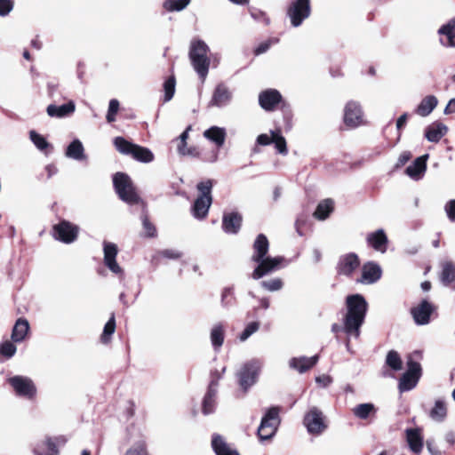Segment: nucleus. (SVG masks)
I'll list each match as a JSON object with an SVG mask.
<instances>
[{"instance_id": "1", "label": "nucleus", "mask_w": 455, "mask_h": 455, "mask_svg": "<svg viewBox=\"0 0 455 455\" xmlns=\"http://www.w3.org/2000/svg\"><path fill=\"white\" fill-rule=\"evenodd\" d=\"M347 312L343 317V325L333 323L331 331H343L347 337L359 338L360 329L364 322L368 303L361 294L349 295L346 299Z\"/></svg>"}, {"instance_id": "2", "label": "nucleus", "mask_w": 455, "mask_h": 455, "mask_svg": "<svg viewBox=\"0 0 455 455\" xmlns=\"http://www.w3.org/2000/svg\"><path fill=\"white\" fill-rule=\"evenodd\" d=\"M252 249L253 253L251 260L257 264V267L251 273V278L254 280H259L277 270L280 264L283 261V258L281 256H267L269 243L267 236L263 234L257 235Z\"/></svg>"}, {"instance_id": "3", "label": "nucleus", "mask_w": 455, "mask_h": 455, "mask_svg": "<svg viewBox=\"0 0 455 455\" xmlns=\"http://www.w3.org/2000/svg\"><path fill=\"white\" fill-rule=\"evenodd\" d=\"M209 46L203 40H193L189 48V60L194 70L204 83L208 76L211 60L208 57Z\"/></svg>"}, {"instance_id": "4", "label": "nucleus", "mask_w": 455, "mask_h": 455, "mask_svg": "<svg viewBox=\"0 0 455 455\" xmlns=\"http://www.w3.org/2000/svg\"><path fill=\"white\" fill-rule=\"evenodd\" d=\"M212 187L213 181L209 179L203 180L196 185L199 196L192 206V214L196 219L203 220L207 216L210 206L212 203Z\"/></svg>"}, {"instance_id": "5", "label": "nucleus", "mask_w": 455, "mask_h": 455, "mask_svg": "<svg viewBox=\"0 0 455 455\" xmlns=\"http://www.w3.org/2000/svg\"><path fill=\"white\" fill-rule=\"evenodd\" d=\"M113 184L119 198L129 204H136L140 202L131 178L124 172H116L113 177Z\"/></svg>"}, {"instance_id": "6", "label": "nucleus", "mask_w": 455, "mask_h": 455, "mask_svg": "<svg viewBox=\"0 0 455 455\" xmlns=\"http://www.w3.org/2000/svg\"><path fill=\"white\" fill-rule=\"evenodd\" d=\"M114 145L119 153L131 156L139 162L150 163L154 160V155L151 150L137 144H133L123 137H116L114 140Z\"/></svg>"}, {"instance_id": "7", "label": "nucleus", "mask_w": 455, "mask_h": 455, "mask_svg": "<svg viewBox=\"0 0 455 455\" xmlns=\"http://www.w3.org/2000/svg\"><path fill=\"white\" fill-rule=\"evenodd\" d=\"M262 368V363L259 359H251L244 363L238 371L236 377L240 387L247 392L253 385L256 384Z\"/></svg>"}, {"instance_id": "8", "label": "nucleus", "mask_w": 455, "mask_h": 455, "mask_svg": "<svg viewBox=\"0 0 455 455\" xmlns=\"http://www.w3.org/2000/svg\"><path fill=\"white\" fill-rule=\"evenodd\" d=\"M311 14L310 0H293L286 10V15L290 19L291 25L298 28Z\"/></svg>"}, {"instance_id": "9", "label": "nucleus", "mask_w": 455, "mask_h": 455, "mask_svg": "<svg viewBox=\"0 0 455 455\" xmlns=\"http://www.w3.org/2000/svg\"><path fill=\"white\" fill-rule=\"evenodd\" d=\"M8 383L12 387L16 395L28 400H33L37 393L34 381L22 375H16L8 379Z\"/></svg>"}, {"instance_id": "10", "label": "nucleus", "mask_w": 455, "mask_h": 455, "mask_svg": "<svg viewBox=\"0 0 455 455\" xmlns=\"http://www.w3.org/2000/svg\"><path fill=\"white\" fill-rule=\"evenodd\" d=\"M278 414L279 410L276 407L267 411L258 428V435L261 440H268L275 435L279 424Z\"/></svg>"}, {"instance_id": "11", "label": "nucleus", "mask_w": 455, "mask_h": 455, "mask_svg": "<svg viewBox=\"0 0 455 455\" xmlns=\"http://www.w3.org/2000/svg\"><path fill=\"white\" fill-rule=\"evenodd\" d=\"M303 423L307 432L312 435H320L327 427L322 411L315 406L311 407L305 414Z\"/></svg>"}, {"instance_id": "12", "label": "nucleus", "mask_w": 455, "mask_h": 455, "mask_svg": "<svg viewBox=\"0 0 455 455\" xmlns=\"http://www.w3.org/2000/svg\"><path fill=\"white\" fill-rule=\"evenodd\" d=\"M343 120L347 127L353 129L365 124L363 111L358 101L349 100L345 105Z\"/></svg>"}, {"instance_id": "13", "label": "nucleus", "mask_w": 455, "mask_h": 455, "mask_svg": "<svg viewBox=\"0 0 455 455\" xmlns=\"http://www.w3.org/2000/svg\"><path fill=\"white\" fill-rule=\"evenodd\" d=\"M421 376V366L419 363L412 360L408 361V369L403 374L399 381V390L401 392L410 391L414 388Z\"/></svg>"}, {"instance_id": "14", "label": "nucleus", "mask_w": 455, "mask_h": 455, "mask_svg": "<svg viewBox=\"0 0 455 455\" xmlns=\"http://www.w3.org/2000/svg\"><path fill=\"white\" fill-rule=\"evenodd\" d=\"M79 228L69 221L62 220L53 226V237L64 243H71L77 238Z\"/></svg>"}, {"instance_id": "15", "label": "nucleus", "mask_w": 455, "mask_h": 455, "mask_svg": "<svg viewBox=\"0 0 455 455\" xmlns=\"http://www.w3.org/2000/svg\"><path fill=\"white\" fill-rule=\"evenodd\" d=\"M103 262L104 265L115 275L123 277L124 269L116 261L118 254V247L116 243L104 241L103 242Z\"/></svg>"}, {"instance_id": "16", "label": "nucleus", "mask_w": 455, "mask_h": 455, "mask_svg": "<svg viewBox=\"0 0 455 455\" xmlns=\"http://www.w3.org/2000/svg\"><path fill=\"white\" fill-rule=\"evenodd\" d=\"M232 100L233 92L231 89L224 83H220L213 90L209 106L222 108L228 106Z\"/></svg>"}, {"instance_id": "17", "label": "nucleus", "mask_w": 455, "mask_h": 455, "mask_svg": "<svg viewBox=\"0 0 455 455\" xmlns=\"http://www.w3.org/2000/svg\"><path fill=\"white\" fill-rule=\"evenodd\" d=\"M435 310V307L424 299L411 309V314L416 324L426 325L430 322V315Z\"/></svg>"}, {"instance_id": "18", "label": "nucleus", "mask_w": 455, "mask_h": 455, "mask_svg": "<svg viewBox=\"0 0 455 455\" xmlns=\"http://www.w3.org/2000/svg\"><path fill=\"white\" fill-rule=\"evenodd\" d=\"M439 42L446 48H455V19L442 25L438 31Z\"/></svg>"}, {"instance_id": "19", "label": "nucleus", "mask_w": 455, "mask_h": 455, "mask_svg": "<svg viewBox=\"0 0 455 455\" xmlns=\"http://www.w3.org/2000/svg\"><path fill=\"white\" fill-rule=\"evenodd\" d=\"M243 217L238 212H224L222 229L227 234H237L241 228Z\"/></svg>"}, {"instance_id": "20", "label": "nucleus", "mask_w": 455, "mask_h": 455, "mask_svg": "<svg viewBox=\"0 0 455 455\" xmlns=\"http://www.w3.org/2000/svg\"><path fill=\"white\" fill-rule=\"evenodd\" d=\"M281 100V93L275 89L263 91L259 95V103L260 107L267 111L273 110Z\"/></svg>"}, {"instance_id": "21", "label": "nucleus", "mask_w": 455, "mask_h": 455, "mask_svg": "<svg viewBox=\"0 0 455 455\" xmlns=\"http://www.w3.org/2000/svg\"><path fill=\"white\" fill-rule=\"evenodd\" d=\"M76 110V104L73 100L63 105L50 104L46 108L47 115L52 118H65L71 116Z\"/></svg>"}, {"instance_id": "22", "label": "nucleus", "mask_w": 455, "mask_h": 455, "mask_svg": "<svg viewBox=\"0 0 455 455\" xmlns=\"http://www.w3.org/2000/svg\"><path fill=\"white\" fill-rule=\"evenodd\" d=\"M381 274V268L378 264L368 262L363 265L362 275L358 281L364 284H371L380 279Z\"/></svg>"}, {"instance_id": "23", "label": "nucleus", "mask_w": 455, "mask_h": 455, "mask_svg": "<svg viewBox=\"0 0 455 455\" xmlns=\"http://www.w3.org/2000/svg\"><path fill=\"white\" fill-rule=\"evenodd\" d=\"M359 259L355 253H348L340 257L337 267L339 275H350L358 267Z\"/></svg>"}, {"instance_id": "24", "label": "nucleus", "mask_w": 455, "mask_h": 455, "mask_svg": "<svg viewBox=\"0 0 455 455\" xmlns=\"http://www.w3.org/2000/svg\"><path fill=\"white\" fill-rule=\"evenodd\" d=\"M318 360V355H313L311 357H292L289 361V366L291 369L295 370L299 373H304L313 368L317 363Z\"/></svg>"}, {"instance_id": "25", "label": "nucleus", "mask_w": 455, "mask_h": 455, "mask_svg": "<svg viewBox=\"0 0 455 455\" xmlns=\"http://www.w3.org/2000/svg\"><path fill=\"white\" fill-rule=\"evenodd\" d=\"M217 380H211L207 393L205 394L203 400L202 411L204 415H209L214 412L216 407L217 398Z\"/></svg>"}, {"instance_id": "26", "label": "nucleus", "mask_w": 455, "mask_h": 455, "mask_svg": "<svg viewBox=\"0 0 455 455\" xmlns=\"http://www.w3.org/2000/svg\"><path fill=\"white\" fill-rule=\"evenodd\" d=\"M406 442L409 445L410 450L419 454L422 451L424 441L421 434V428H407L405 430Z\"/></svg>"}, {"instance_id": "27", "label": "nucleus", "mask_w": 455, "mask_h": 455, "mask_svg": "<svg viewBox=\"0 0 455 455\" xmlns=\"http://www.w3.org/2000/svg\"><path fill=\"white\" fill-rule=\"evenodd\" d=\"M366 241L377 251L384 253L387 251L388 240L383 229L368 234Z\"/></svg>"}, {"instance_id": "28", "label": "nucleus", "mask_w": 455, "mask_h": 455, "mask_svg": "<svg viewBox=\"0 0 455 455\" xmlns=\"http://www.w3.org/2000/svg\"><path fill=\"white\" fill-rule=\"evenodd\" d=\"M427 158L428 155H423L416 158L415 161L406 168L405 173L414 180H420L426 172Z\"/></svg>"}, {"instance_id": "29", "label": "nucleus", "mask_w": 455, "mask_h": 455, "mask_svg": "<svg viewBox=\"0 0 455 455\" xmlns=\"http://www.w3.org/2000/svg\"><path fill=\"white\" fill-rule=\"evenodd\" d=\"M226 327L222 323H216L210 331V339L214 351L219 352L224 343Z\"/></svg>"}, {"instance_id": "30", "label": "nucleus", "mask_w": 455, "mask_h": 455, "mask_svg": "<svg viewBox=\"0 0 455 455\" xmlns=\"http://www.w3.org/2000/svg\"><path fill=\"white\" fill-rule=\"evenodd\" d=\"M212 446L216 455H239L238 451L228 444L221 435H214Z\"/></svg>"}, {"instance_id": "31", "label": "nucleus", "mask_w": 455, "mask_h": 455, "mask_svg": "<svg viewBox=\"0 0 455 455\" xmlns=\"http://www.w3.org/2000/svg\"><path fill=\"white\" fill-rule=\"evenodd\" d=\"M441 271L439 279L443 285L449 286L455 282V264L450 260L440 263Z\"/></svg>"}, {"instance_id": "32", "label": "nucleus", "mask_w": 455, "mask_h": 455, "mask_svg": "<svg viewBox=\"0 0 455 455\" xmlns=\"http://www.w3.org/2000/svg\"><path fill=\"white\" fill-rule=\"evenodd\" d=\"M227 136L226 129L219 126H212L204 132V137L215 143L217 147H222Z\"/></svg>"}, {"instance_id": "33", "label": "nucleus", "mask_w": 455, "mask_h": 455, "mask_svg": "<svg viewBox=\"0 0 455 455\" xmlns=\"http://www.w3.org/2000/svg\"><path fill=\"white\" fill-rule=\"evenodd\" d=\"M29 331V323L24 318H20L16 321L12 331V340L15 343L22 342Z\"/></svg>"}, {"instance_id": "34", "label": "nucleus", "mask_w": 455, "mask_h": 455, "mask_svg": "<svg viewBox=\"0 0 455 455\" xmlns=\"http://www.w3.org/2000/svg\"><path fill=\"white\" fill-rule=\"evenodd\" d=\"M438 100L435 96L427 95L421 100L417 108L415 109V112L420 116H427L436 108Z\"/></svg>"}, {"instance_id": "35", "label": "nucleus", "mask_w": 455, "mask_h": 455, "mask_svg": "<svg viewBox=\"0 0 455 455\" xmlns=\"http://www.w3.org/2000/svg\"><path fill=\"white\" fill-rule=\"evenodd\" d=\"M447 126L442 123H434L427 126L425 137L430 142H438L447 132Z\"/></svg>"}, {"instance_id": "36", "label": "nucleus", "mask_w": 455, "mask_h": 455, "mask_svg": "<svg viewBox=\"0 0 455 455\" xmlns=\"http://www.w3.org/2000/svg\"><path fill=\"white\" fill-rule=\"evenodd\" d=\"M65 155L68 158L76 161H83L86 159L84 145L78 139H75L71 141L66 149Z\"/></svg>"}, {"instance_id": "37", "label": "nucleus", "mask_w": 455, "mask_h": 455, "mask_svg": "<svg viewBox=\"0 0 455 455\" xmlns=\"http://www.w3.org/2000/svg\"><path fill=\"white\" fill-rule=\"evenodd\" d=\"M34 453L36 455H58V450L52 440L47 438L36 444Z\"/></svg>"}, {"instance_id": "38", "label": "nucleus", "mask_w": 455, "mask_h": 455, "mask_svg": "<svg viewBox=\"0 0 455 455\" xmlns=\"http://www.w3.org/2000/svg\"><path fill=\"white\" fill-rule=\"evenodd\" d=\"M447 416V406L443 400L435 401L434 407L429 412V417L436 422H443Z\"/></svg>"}, {"instance_id": "39", "label": "nucleus", "mask_w": 455, "mask_h": 455, "mask_svg": "<svg viewBox=\"0 0 455 455\" xmlns=\"http://www.w3.org/2000/svg\"><path fill=\"white\" fill-rule=\"evenodd\" d=\"M332 210H333V201L331 199H325V200L322 201L321 203H319V204L317 205V207L314 212V216L317 220H323L326 218H328V216L332 212Z\"/></svg>"}, {"instance_id": "40", "label": "nucleus", "mask_w": 455, "mask_h": 455, "mask_svg": "<svg viewBox=\"0 0 455 455\" xmlns=\"http://www.w3.org/2000/svg\"><path fill=\"white\" fill-rule=\"evenodd\" d=\"M270 133L273 137L272 143L275 144V148H276L277 152L283 156L287 155L288 149H287L286 140H285L284 137L282 135L281 131L279 129L275 130V131H270Z\"/></svg>"}, {"instance_id": "41", "label": "nucleus", "mask_w": 455, "mask_h": 455, "mask_svg": "<svg viewBox=\"0 0 455 455\" xmlns=\"http://www.w3.org/2000/svg\"><path fill=\"white\" fill-rule=\"evenodd\" d=\"M375 411V407L372 403H361L353 409L354 415L360 419H366L371 413Z\"/></svg>"}, {"instance_id": "42", "label": "nucleus", "mask_w": 455, "mask_h": 455, "mask_svg": "<svg viewBox=\"0 0 455 455\" xmlns=\"http://www.w3.org/2000/svg\"><path fill=\"white\" fill-rule=\"evenodd\" d=\"M29 139L35 147L42 152H44L50 148V143L46 140V139L34 130L29 132Z\"/></svg>"}, {"instance_id": "43", "label": "nucleus", "mask_w": 455, "mask_h": 455, "mask_svg": "<svg viewBox=\"0 0 455 455\" xmlns=\"http://www.w3.org/2000/svg\"><path fill=\"white\" fill-rule=\"evenodd\" d=\"M386 364L394 371H400L403 367V362L399 354L395 350H390L386 357Z\"/></svg>"}, {"instance_id": "44", "label": "nucleus", "mask_w": 455, "mask_h": 455, "mask_svg": "<svg viewBox=\"0 0 455 455\" xmlns=\"http://www.w3.org/2000/svg\"><path fill=\"white\" fill-rule=\"evenodd\" d=\"M191 0H165L164 2V8L168 12H180L184 10Z\"/></svg>"}, {"instance_id": "45", "label": "nucleus", "mask_w": 455, "mask_h": 455, "mask_svg": "<svg viewBox=\"0 0 455 455\" xmlns=\"http://www.w3.org/2000/svg\"><path fill=\"white\" fill-rule=\"evenodd\" d=\"M116 331V320L115 315H112L109 320L106 323L103 332L100 337V340L102 343L107 344L110 341L111 336L114 334Z\"/></svg>"}, {"instance_id": "46", "label": "nucleus", "mask_w": 455, "mask_h": 455, "mask_svg": "<svg viewBox=\"0 0 455 455\" xmlns=\"http://www.w3.org/2000/svg\"><path fill=\"white\" fill-rule=\"evenodd\" d=\"M259 284L264 290L270 292L278 291L283 287V280L278 277L261 281Z\"/></svg>"}, {"instance_id": "47", "label": "nucleus", "mask_w": 455, "mask_h": 455, "mask_svg": "<svg viewBox=\"0 0 455 455\" xmlns=\"http://www.w3.org/2000/svg\"><path fill=\"white\" fill-rule=\"evenodd\" d=\"M176 80L173 76H169L164 83V101H170L175 93Z\"/></svg>"}, {"instance_id": "48", "label": "nucleus", "mask_w": 455, "mask_h": 455, "mask_svg": "<svg viewBox=\"0 0 455 455\" xmlns=\"http://www.w3.org/2000/svg\"><path fill=\"white\" fill-rule=\"evenodd\" d=\"M142 226L144 228V236L147 237H155L156 235V229L153 223L150 222L148 214L145 211L140 217Z\"/></svg>"}, {"instance_id": "49", "label": "nucleus", "mask_w": 455, "mask_h": 455, "mask_svg": "<svg viewBox=\"0 0 455 455\" xmlns=\"http://www.w3.org/2000/svg\"><path fill=\"white\" fill-rule=\"evenodd\" d=\"M259 329V322H251L249 323L242 333L239 335L240 341L243 342L247 340L253 333L258 331Z\"/></svg>"}, {"instance_id": "50", "label": "nucleus", "mask_w": 455, "mask_h": 455, "mask_svg": "<svg viewBox=\"0 0 455 455\" xmlns=\"http://www.w3.org/2000/svg\"><path fill=\"white\" fill-rule=\"evenodd\" d=\"M16 351L17 347L12 341L6 340L0 345V354L7 359L12 357Z\"/></svg>"}, {"instance_id": "51", "label": "nucleus", "mask_w": 455, "mask_h": 455, "mask_svg": "<svg viewBox=\"0 0 455 455\" xmlns=\"http://www.w3.org/2000/svg\"><path fill=\"white\" fill-rule=\"evenodd\" d=\"M124 455H148L144 442L140 441L129 448Z\"/></svg>"}, {"instance_id": "52", "label": "nucleus", "mask_w": 455, "mask_h": 455, "mask_svg": "<svg viewBox=\"0 0 455 455\" xmlns=\"http://www.w3.org/2000/svg\"><path fill=\"white\" fill-rule=\"evenodd\" d=\"M119 109V101L116 99H113L109 101L108 110L107 114V121L108 123H112L116 120V115Z\"/></svg>"}, {"instance_id": "53", "label": "nucleus", "mask_w": 455, "mask_h": 455, "mask_svg": "<svg viewBox=\"0 0 455 455\" xmlns=\"http://www.w3.org/2000/svg\"><path fill=\"white\" fill-rule=\"evenodd\" d=\"M250 14L254 20L261 22L266 26H267L270 23L269 18L264 12L260 10L251 8L250 9Z\"/></svg>"}, {"instance_id": "54", "label": "nucleus", "mask_w": 455, "mask_h": 455, "mask_svg": "<svg viewBox=\"0 0 455 455\" xmlns=\"http://www.w3.org/2000/svg\"><path fill=\"white\" fill-rule=\"evenodd\" d=\"M277 43H278V39H276V38L267 39V41H264V42L260 43L254 49V54L256 56L263 54V53H265L266 52L268 51V49L271 47L272 44H277Z\"/></svg>"}, {"instance_id": "55", "label": "nucleus", "mask_w": 455, "mask_h": 455, "mask_svg": "<svg viewBox=\"0 0 455 455\" xmlns=\"http://www.w3.org/2000/svg\"><path fill=\"white\" fill-rule=\"evenodd\" d=\"M13 6L12 0H0V16H7L12 11Z\"/></svg>"}, {"instance_id": "56", "label": "nucleus", "mask_w": 455, "mask_h": 455, "mask_svg": "<svg viewBox=\"0 0 455 455\" xmlns=\"http://www.w3.org/2000/svg\"><path fill=\"white\" fill-rule=\"evenodd\" d=\"M444 211L449 220L455 222V199H451L445 204Z\"/></svg>"}, {"instance_id": "57", "label": "nucleus", "mask_w": 455, "mask_h": 455, "mask_svg": "<svg viewBox=\"0 0 455 455\" xmlns=\"http://www.w3.org/2000/svg\"><path fill=\"white\" fill-rule=\"evenodd\" d=\"M160 253L163 257L171 259H176L182 256V253L180 251L174 249H166L162 251Z\"/></svg>"}, {"instance_id": "58", "label": "nucleus", "mask_w": 455, "mask_h": 455, "mask_svg": "<svg viewBox=\"0 0 455 455\" xmlns=\"http://www.w3.org/2000/svg\"><path fill=\"white\" fill-rule=\"evenodd\" d=\"M315 382L320 387H326L332 382V379L329 375L323 374L315 378Z\"/></svg>"}, {"instance_id": "59", "label": "nucleus", "mask_w": 455, "mask_h": 455, "mask_svg": "<svg viewBox=\"0 0 455 455\" xmlns=\"http://www.w3.org/2000/svg\"><path fill=\"white\" fill-rule=\"evenodd\" d=\"M272 141H273V137L271 134L269 136L266 133H262L257 137V143L260 146H267V145L271 144Z\"/></svg>"}, {"instance_id": "60", "label": "nucleus", "mask_w": 455, "mask_h": 455, "mask_svg": "<svg viewBox=\"0 0 455 455\" xmlns=\"http://www.w3.org/2000/svg\"><path fill=\"white\" fill-rule=\"evenodd\" d=\"M233 293V288L232 287H226L223 289L221 293V303L224 307H227L229 304V301L228 300V297L232 295Z\"/></svg>"}, {"instance_id": "61", "label": "nucleus", "mask_w": 455, "mask_h": 455, "mask_svg": "<svg viewBox=\"0 0 455 455\" xmlns=\"http://www.w3.org/2000/svg\"><path fill=\"white\" fill-rule=\"evenodd\" d=\"M411 157V154L408 151L403 152L398 158L397 165H404Z\"/></svg>"}, {"instance_id": "62", "label": "nucleus", "mask_w": 455, "mask_h": 455, "mask_svg": "<svg viewBox=\"0 0 455 455\" xmlns=\"http://www.w3.org/2000/svg\"><path fill=\"white\" fill-rule=\"evenodd\" d=\"M443 113L445 115H451V114L455 113V98L450 100V101L448 102L447 106L445 107V108L443 110Z\"/></svg>"}, {"instance_id": "63", "label": "nucleus", "mask_w": 455, "mask_h": 455, "mask_svg": "<svg viewBox=\"0 0 455 455\" xmlns=\"http://www.w3.org/2000/svg\"><path fill=\"white\" fill-rule=\"evenodd\" d=\"M225 371H226V367H222L220 371L216 370L212 372V379L211 380H212V379L217 380V387L219 386V380L221 379Z\"/></svg>"}, {"instance_id": "64", "label": "nucleus", "mask_w": 455, "mask_h": 455, "mask_svg": "<svg viewBox=\"0 0 455 455\" xmlns=\"http://www.w3.org/2000/svg\"><path fill=\"white\" fill-rule=\"evenodd\" d=\"M407 118H408V114L404 113L397 119L396 127L398 130L402 129L405 125V124L407 122Z\"/></svg>"}]
</instances>
